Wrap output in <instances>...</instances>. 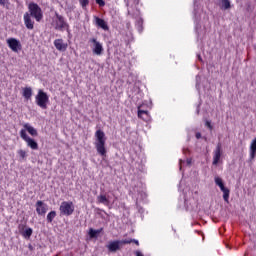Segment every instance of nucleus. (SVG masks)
<instances>
[{
    "label": "nucleus",
    "mask_w": 256,
    "mask_h": 256,
    "mask_svg": "<svg viewBox=\"0 0 256 256\" xmlns=\"http://www.w3.org/2000/svg\"><path fill=\"white\" fill-rule=\"evenodd\" d=\"M107 248L112 253H115V251H119V249H121V241L116 240V241L109 242Z\"/></svg>",
    "instance_id": "nucleus-11"
},
{
    "label": "nucleus",
    "mask_w": 256,
    "mask_h": 256,
    "mask_svg": "<svg viewBox=\"0 0 256 256\" xmlns=\"http://www.w3.org/2000/svg\"><path fill=\"white\" fill-rule=\"evenodd\" d=\"M222 9H231V2L229 0H221Z\"/></svg>",
    "instance_id": "nucleus-25"
},
{
    "label": "nucleus",
    "mask_w": 256,
    "mask_h": 256,
    "mask_svg": "<svg viewBox=\"0 0 256 256\" xmlns=\"http://www.w3.org/2000/svg\"><path fill=\"white\" fill-rule=\"evenodd\" d=\"M60 215H65L66 217H69V215H73V212L75 211V206L73 205V202H67L64 201L60 205Z\"/></svg>",
    "instance_id": "nucleus-5"
},
{
    "label": "nucleus",
    "mask_w": 256,
    "mask_h": 256,
    "mask_svg": "<svg viewBox=\"0 0 256 256\" xmlns=\"http://www.w3.org/2000/svg\"><path fill=\"white\" fill-rule=\"evenodd\" d=\"M96 25H98V27H101V29H104V31H109V26L107 25V22H105V20L96 17Z\"/></svg>",
    "instance_id": "nucleus-15"
},
{
    "label": "nucleus",
    "mask_w": 256,
    "mask_h": 256,
    "mask_svg": "<svg viewBox=\"0 0 256 256\" xmlns=\"http://www.w3.org/2000/svg\"><path fill=\"white\" fill-rule=\"evenodd\" d=\"M55 217H57V212L51 211V212L47 215V221H48V223H52V222H53V219H55Z\"/></svg>",
    "instance_id": "nucleus-24"
},
{
    "label": "nucleus",
    "mask_w": 256,
    "mask_h": 256,
    "mask_svg": "<svg viewBox=\"0 0 256 256\" xmlns=\"http://www.w3.org/2000/svg\"><path fill=\"white\" fill-rule=\"evenodd\" d=\"M27 228L25 227V225L21 224L18 227L19 233H21V235H23V232H25Z\"/></svg>",
    "instance_id": "nucleus-28"
},
{
    "label": "nucleus",
    "mask_w": 256,
    "mask_h": 256,
    "mask_svg": "<svg viewBox=\"0 0 256 256\" xmlns=\"http://www.w3.org/2000/svg\"><path fill=\"white\" fill-rule=\"evenodd\" d=\"M132 243H135L136 245H139V241L132 239Z\"/></svg>",
    "instance_id": "nucleus-34"
},
{
    "label": "nucleus",
    "mask_w": 256,
    "mask_h": 256,
    "mask_svg": "<svg viewBox=\"0 0 256 256\" xmlns=\"http://www.w3.org/2000/svg\"><path fill=\"white\" fill-rule=\"evenodd\" d=\"M206 127L209 128L210 130L213 129V126L211 125V122L206 121Z\"/></svg>",
    "instance_id": "nucleus-32"
},
{
    "label": "nucleus",
    "mask_w": 256,
    "mask_h": 256,
    "mask_svg": "<svg viewBox=\"0 0 256 256\" xmlns=\"http://www.w3.org/2000/svg\"><path fill=\"white\" fill-rule=\"evenodd\" d=\"M36 212L38 215H45L47 213V204L43 203V201L39 200L36 202Z\"/></svg>",
    "instance_id": "nucleus-10"
},
{
    "label": "nucleus",
    "mask_w": 256,
    "mask_h": 256,
    "mask_svg": "<svg viewBox=\"0 0 256 256\" xmlns=\"http://www.w3.org/2000/svg\"><path fill=\"white\" fill-rule=\"evenodd\" d=\"M223 192V199L226 203H229V189L223 188L221 190Z\"/></svg>",
    "instance_id": "nucleus-23"
},
{
    "label": "nucleus",
    "mask_w": 256,
    "mask_h": 256,
    "mask_svg": "<svg viewBox=\"0 0 256 256\" xmlns=\"http://www.w3.org/2000/svg\"><path fill=\"white\" fill-rule=\"evenodd\" d=\"M32 96L33 89H31V87H26L23 89V97H25V99H31Z\"/></svg>",
    "instance_id": "nucleus-16"
},
{
    "label": "nucleus",
    "mask_w": 256,
    "mask_h": 256,
    "mask_svg": "<svg viewBox=\"0 0 256 256\" xmlns=\"http://www.w3.org/2000/svg\"><path fill=\"white\" fill-rule=\"evenodd\" d=\"M35 99L38 107H41V109H47V103H49V95H47V93L43 90H38V94Z\"/></svg>",
    "instance_id": "nucleus-3"
},
{
    "label": "nucleus",
    "mask_w": 256,
    "mask_h": 256,
    "mask_svg": "<svg viewBox=\"0 0 256 256\" xmlns=\"http://www.w3.org/2000/svg\"><path fill=\"white\" fill-rule=\"evenodd\" d=\"M20 137L21 139H23V141H25V143L27 144L28 147H30V149H33V151H37V149H39V144L37 143V141L29 137V135H27V132L25 130L20 131Z\"/></svg>",
    "instance_id": "nucleus-4"
},
{
    "label": "nucleus",
    "mask_w": 256,
    "mask_h": 256,
    "mask_svg": "<svg viewBox=\"0 0 256 256\" xmlns=\"http://www.w3.org/2000/svg\"><path fill=\"white\" fill-rule=\"evenodd\" d=\"M187 164H188V165H191V160H187Z\"/></svg>",
    "instance_id": "nucleus-36"
},
{
    "label": "nucleus",
    "mask_w": 256,
    "mask_h": 256,
    "mask_svg": "<svg viewBox=\"0 0 256 256\" xmlns=\"http://www.w3.org/2000/svg\"><path fill=\"white\" fill-rule=\"evenodd\" d=\"M101 231H103V229L94 230L93 228H91L89 230V236L91 237V239H95V237H97V235H99V233H101Z\"/></svg>",
    "instance_id": "nucleus-21"
},
{
    "label": "nucleus",
    "mask_w": 256,
    "mask_h": 256,
    "mask_svg": "<svg viewBox=\"0 0 256 256\" xmlns=\"http://www.w3.org/2000/svg\"><path fill=\"white\" fill-rule=\"evenodd\" d=\"M89 43H93V53L94 55H102L103 54V45L97 41V38H91Z\"/></svg>",
    "instance_id": "nucleus-7"
},
{
    "label": "nucleus",
    "mask_w": 256,
    "mask_h": 256,
    "mask_svg": "<svg viewBox=\"0 0 256 256\" xmlns=\"http://www.w3.org/2000/svg\"><path fill=\"white\" fill-rule=\"evenodd\" d=\"M22 235L25 239H29L31 235H33V229L31 228H26L24 232H22Z\"/></svg>",
    "instance_id": "nucleus-20"
},
{
    "label": "nucleus",
    "mask_w": 256,
    "mask_h": 256,
    "mask_svg": "<svg viewBox=\"0 0 256 256\" xmlns=\"http://www.w3.org/2000/svg\"><path fill=\"white\" fill-rule=\"evenodd\" d=\"M98 203H102L103 205H109V199H107V196L105 195H99L97 197Z\"/></svg>",
    "instance_id": "nucleus-18"
},
{
    "label": "nucleus",
    "mask_w": 256,
    "mask_h": 256,
    "mask_svg": "<svg viewBox=\"0 0 256 256\" xmlns=\"http://www.w3.org/2000/svg\"><path fill=\"white\" fill-rule=\"evenodd\" d=\"M82 7H87L89 5V0H79Z\"/></svg>",
    "instance_id": "nucleus-29"
},
{
    "label": "nucleus",
    "mask_w": 256,
    "mask_h": 256,
    "mask_svg": "<svg viewBox=\"0 0 256 256\" xmlns=\"http://www.w3.org/2000/svg\"><path fill=\"white\" fill-rule=\"evenodd\" d=\"M28 9H29V15L30 17H34V19H36V21H41V19H43V11L41 10V7H39L38 4L32 2L28 5Z\"/></svg>",
    "instance_id": "nucleus-2"
},
{
    "label": "nucleus",
    "mask_w": 256,
    "mask_h": 256,
    "mask_svg": "<svg viewBox=\"0 0 256 256\" xmlns=\"http://www.w3.org/2000/svg\"><path fill=\"white\" fill-rule=\"evenodd\" d=\"M0 5L6 7V5H9V0H0Z\"/></svg>",
    "instance_id": "nucleus-30"
},
{
    "label": "nucleus",
    "mask_w": 256,
    "mask_h": 256,
    "mask_svg": "<svg viewBox=\"0 0 256 256\" xmlns=\"http://www.w3.org/2000/svg\"><path fill=\"white\" fill-rule=\"evenodd\" d=\"M136 256H143V254H141V252L137 251Z\"/></svg>",
    "instance_id": "nucleus-35"
},
{
    "label": "nucleus",
    "mask_w": 256,
    "mask_h": 256,
    "mask_svg": "<svg viewBox=\"0 0 256 256\" xmlns=\"http://www.w3.org/2000/svg\"><path fill=\"white\" fill-rule=\"evenodd\" d=\"M97 5H99L100 7H105V1L103 0H96Z\"/></svg>",
    "instance_id": "nucleus-31"
},
{
    "label": "nucleus",
    "mask_w": 256,
    "mask_h": 256,
    "mask_svg": "<svg viewBox=\"0 0 256 256\" xmlns=\"http://www.w3.org/2000/svg\"><path fill=\"white\" fill-rule=\"evenodd\" d=\"M54 46L56 47L57 51L62 52L67 51V47H69V45L63 41V39H56L54 41Z\"/></svg>",
    "instance_id": "nucleus-9"
},
{
    "label": "nucleus",
    "mask_w": 256,
    "mask_h": 256,
    "mask_svg": "<svg viewBox=\"0 0 256 256\" xmlns=\"http://www.w3.org/2000/svg\"><path fill=\"white\" fill-rule=\"evenodd\" d=\"M214 181L218 187H220L221 190L225 189V185L223 184V179H221L219 176H216L214 178Z\"/></svg>",
    "instance_id": "nucleus-19"
},
{
    "label": "nucleus",
    "mask_w": 256,
    "mask_h": 256,
    "mask_svg": "<svg viewBox=\"0 0 256 256\" xmlns=\"http://www.w3.org/2000/svg\"><path fill=\"white\" fill-rule=\"evenodd\" d=\"M96 142L95 147L96 151L101 157L107 156V148H105V143L107 141V138L105 137V132L102 130H97L95 133Z\"/></svg>",
    "instance_id": "nucleus-1"
},
{
    "label": "nucleus",
    "mask_w": 256,
    "mask_h": 256,
    "mask_svg": "<svg viewBox=\"0 0 256 256\" xmlns=\"http://www.w3.org/2000/svg\"><path fill=\"white\" fill-rule=\"evenodd\" d=\"M19 157H20V161H25V159H27V152L23 149H20L17 151Z\"/></svg>",
    "instance_id": "nucleus-22"
},
{
    "label": "nucleus",
    "mask_w": 256,
    "mask_h": 256,
    "mask_svg": "<svg viewBox=\"0 0 256 256\" xmlns=\"http://www.w3.org/2000/svg\"><path fill=\"white\" fill-rule=\"evenodd\" d=\"M250 151H251V159H255V154H256V138L251 143Z\"/></svg>",
    "instance_id": "nucleus-17"
},
{
    "label": "nucleus",
    "mask_w": 256,
    "mask_h": 256,
    "mask_svg": "<svg viewBox=\"0 0 256 256\" xmlns=\"http://www.w3.org/2000/svg\"><path fill=\"white\" fill-rule=\"evenodd\" d=\"M67 27V23L65 22V19L63 16H60L59 14L56 15V20H55V29L57 31H63Z\"/></svg>",
    "instance_id": "nucleus-8"
},
{
    "label": "nucleus",
    "mask_w": 256,
    "mask_h": 256,
    "mask_svg": "<svg viewBox=\"0 0 256 256\" xmlns=\"http://www.w3.org/2000/svg\"><path fill=\"white\" fill-rule=\"evenodd\" d=\"M196 139H201V133H196Z\"/></svg>",
    "instance_id": "nucleus-33"
},
{
    "label": "nucleus",
    "mask_w": 256,
    "mask_h": 256,
    "mask_svg": "<svg viewBox=\"0 0 256 256\" xmlns=\"http://www.w3.org/2000/svg\"><path fill=\"white\" fill-rule=\"evenodd\" d=\"M24 23L25 26L27 27V29H33L35 22H33V20H31V15L29 14V12H26L24 14Z\"/></svg>",
    "instance_id": "nucleus-14"
},
{
    "label": "nucleus",
    "mask_w": 256,
    "mask_h": 256,
    "mask_svg": "<svg viewBox=\"0 0 256 256\" xmlns=\"http://www.w3.org/2000/svg\"><path fill=\"white\" fill-rule=\"evenodd\" d=\"M23 127L24 129L22 130L28 132L32 137H37V135H39L37 129L33 128L29 123L24 124Z\"/></svg>",
    "instance_id": "nucleus-12"
},
{
    "label": "nucleus",
    "mask_w": 256,
    "mask_h": 256,
    "mask_svg": "<svg viewBox=\"0 0 256 256\" xmlns=\"http://www.w3.org/2000/svg\"><path fill=\"white\" fill-rule=\"evenodd\" d=\"M6 43L8 47L13 51L14 53H19L21 51V42L15 38H9L6 40Z\"/></svg>",
    "instance_id": "nucleus-6"
},
{
    "label": "nucleus",
    "mask_w": 256,
    "mask_h": 256,
    "mask_svg": "<svg viewBox=\"0 0 256 256\" xmlns=\"http://www.w3.org/2000/svg\"><path fill=\"white\" fill-rule=\"evenodd\" d=\"M219 159H221V144H218L215 151H214V156H213V165H218Z\"/></svg>",
    "instance_id": "nucleus-13"
},
{
    "label": "nucleus",
    "mask_w": 256,
    "mask_h": 256,
    "mask_svg": "<svg viewBox=\"0 0 256 256\" xmlns=\"http://www.w3.org/2000/svg\"><path fill=\"white\" fill-rule=\"evenodd\" d=\"M130 243H133V239L120 241V245H129Z\"/></svg>",
    "instance_id": "nucleus-27"
},
{
    "label": "nucleus",
    "mask_w": 256,
    "mask_h": 256,
    "mask_svg": "<svg viewBox=\"0 0 256 256\" xmlns=\"http://www.w3.org/2000/svg\"><path fill=\"white\" fill-rule=\"evenodd\" d=\"M147 114H148V112L145 110H138V117L140 119H143V115H147Z\"/></svg>",
    "instance_id": "nucleus-26"
}]
</instances>
